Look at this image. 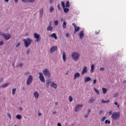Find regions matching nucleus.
Here are the masks:
<instances>
[{
	"mask_svg": "<svg viewBox=\"0 0 126 126\" xmlns=\"http://www.w3.org/2000/svg\"><path fill=\"white\" fill-rule=\"evenodd\" d=\"M86 72H87V67L84 66L81 72L82 75H83V74L86 73Z\"/></svg>",
	"mask_w": 126,
	"mask_h": 126,
	"instance_id": "9b49d317",
	"label": "nucleus"
},
{
	"mask_svg": "<svg viewBox=\"0 0 126 126\" xmlns=\"http://www.w3.org/2000/svg\"><path fill=\"white\" fill-rule=\"evenodd\" d=\"M70 4H69V1L67 0L66 2V7H69Z\"/></svg>",
	"mask_w": 126,
	"mask_h": 126,
	"instance_id": "c756f323",
	"label": "nucleus"
},
{
	"mask_svg": "<svg viewBox=\"0 0 126 126\" xmlns=\"http://www.w3.org/2000/svg\"><path fill=\"white\" fill-rule=\"evenodd\" d=\"M43 9H41V10H40V14H42V13H43Z\"/></svg>",
	"mask_w": 126,
	"mask_h": 126,
	"instance_id": "864d4df0",
	"label": "nucleus"
},
{
	"mask_svg": "<svg viewBox=\"0 0 126 126\" xmlns=\"http://www.w3.org/2000/svg\"><path fill=\"white\" fill-rule=\"evenodd\" d=\"M77 77H80V73L78 72L74 74L73 78L74 80H75Z\"/></svg>",
	"mask_w": 126,
	"mask_h": 126,
	"instance_id": "f8f14e48",
	"label": "nucleus"
},
{
	"mask_svg": "<svg viewBox=\"0 0 126 126\" xmlns=\"http://www.w3.org/2000/svg\"><path fill=\"white\" fill-rule=\"evenodd\" d=\"M103 112H104V111L101 110H100L99 112V115H102V114H103Z\"/></svg>",
	"mask_w": 126,
	"mask_h": 126,
	"instance_id": "a18cd8bd",
	"label": "nucleus"
},
{
	"mask_svg": "<svg viewBox=\"0 0 126 126\" xmlns=\"http://www.w3.org/2000/svg\"><path fill=\"white\" fill-rule=\"evenodd\" d=\"M114 104H115V105H116V106H117V108H120V105H119V104H118V102H115L114 103Z\"/></svg>",
	"mask_w": 126,
	"mask_h": 126,
	"instance_id": "a19ab883",
	"label": "nucleus"
},
{
	"mask_svg": "<svg viewBox=\"0 0 126 126\" xmlns=\"http://www.w3.org/2000/svg\"><path fill=\"white\" fill-rule=\"evenodd\" d=\"M97 82V80L94 79L93 81L94 84H96V83Z\"/></svg>",
	"mask_w": 126,
	"mask_h": 126,
	"instance_id": "8fccbe9b",
	"label": "nucleus"
},
{
	"mask_svg": "<svg viewBox=\"0 0 126 126\" xmlns=\"http://www.w3.org/2000/svg\"><path fill=\"white\" fill-rule=\"evenodd\" d=\"M32 82H33V76H32V75H30L27 80V86H29V85H31L32 84Z\"/></svg>",
	"mask_w": 126,
	"mask_h": 126,
	"instance_id": "7ed1b4c3",
	"label": "nucleus"
},
{
	"mask_svg": "<svg viewBox=\"0 0 126 126\" xmlns=\"http://www.w3.org/2000/svg\"><path fill=\"white\" fill-rule=\"evenodd\" d=\"M55 25H59V21L56 20L55 21Z\"/></svg>",
	"mask_w": 126,
	"mask_h": 126,
	"instance_id": "79ce46f5",
	"label": "nucleus"
},
{
	"mask_svg": "<svg viewBox=\"0 0 126 126\" xmlns=\"http://www.w3.org/2000/svg\"><path fill=\"white\" fill-rule=\"evenodd\" d=\"M7 115L8 116L9 119H11V115L10 114L8 113Z\"/></svg>",
	"mask_w": 126,
	"mask_h": 126,
	"instance_id": "3c124183",
	"label": "nucleus"
},
{
	"mask_svg": "<svg viewBox=\"0 0 126 126\" xmlns=\"http://www.w3.org/2000/svg\"><path fill=\"white\" fill-rule=\"evenodd\" d=\"M102 92L103 93V94H106V93H107V89L105 88H103L102 89Z\"/></svg>",
	"mask_w": 126,
	"mask_h": 126,
	"instance_id": "bb28decb",
	"label": "nucleus"
},
{
	"mask_svg": "<svg viewBox=\"0 0 126 126\" xmlns=\"http://www.w3.org/2000/svg\"><path fill=\"white\" fill-rule=\"evenodd\" d=\"M39 79L40 80L41 82H45L46 81L45 80V78L44 77V76H43V73L42 72H39Z\"/></svg>",
	"mask_w": 126,
	"mask_h": 126,
	"instance_id": "6e6552de",
	"label": "nucleus"
},
{
	"mask_svg": "<svg viewBox=\"0 0 126 126\" xmlns=\"http://www.w3.org/2000/svg\"><path fill=\"white\" fill-rule=\"evenodd\" d=\"M53 29V28L51 26H49L47 28V31H52Z\"/></svg>",
	"mask_w": 126,
	"mask_h": 126,
	"instance_id": "393cba45",
	"label": "nucleus"
},
{
	"mask_svg": "<svg viewBox=\"0 0 126 126\" xmlns=\"http://www.w3.org/2000/svg\"><path fill=\"white\" fill-rule=\"evenodd\" d=\"M101 102L103 104H109L110 103V100H104V99H102Z\"/></svg>",
	"mask_w": 126,
	"mask_h": 126,
	"instance_id": "aec40b11",
	"label": "nucleus"
},
{
	"mask_svg": "<svg viewBox=\"0 0 126 126\" xmlns=\"http://www.w3.org/2000/svg\"><path fill=\"white\" fill-rule=\"evenodd\" d=\"M62 26L63 29H65V28H66V22L64 21Z\"/></svg>",
	"mask_w": 126,
	"mask_h": 126,
	"instance_id": "b1692460",
	"label": "nucleus"
},
{
	"mask_svg": "<svg viewBox=\"0 0 126 126\" xmlns=\"http://www.w3.org/2000/svg\"><path fill=\"white\" fill-rule=\"evenodd\" d=\"M38 116H42V113H38Z\"/></svg>",
	"mask_w": 126,
	"mask_h": 126,
	"instance_id": "774afa93",
	"label": "nucleus"
},
{
	"mask_svg": "<svg viewBox=\"0 0 126 126\" xmlns=\"http://www.w3.org/2000/svg\"><path fill=\"white\" fill-rule=\"evenodd\" d=\"M23 66V63H19V64L18 65V66L19 67H22V66Z\"/></svg>",
	"mask_w": 126,
	"mask_h": 126,
	"instance_id": "de8ad7c7",
	"label": "nucleus"
},
{
	"mask_svg": "<svg viewBox=\"0 0 126 126\" xmlns=\"http://www.w3.org/2000/svg\"><path fill=\"white\" fill-rule=\"evenodd\" d=\"M50 37H51V38H54L56 40L58 39V36H57V34L55 33H53L50 35Z\"/></svg>",
	"mask_w": 126,
	"mask_h": 126,
	"instance_id": "ddd939ff",
	"label": "nucleus"
},
{
	"mask_svg": "<svg viewBox=\"0 0 126 126\" xmlns=\"http://www.w3.org/2000/svg\"><path fill=\"white\" fill-rule=\"evenodd\" d=\"M25 74H30V72H26Z\"/></svg>",
	"mask_w": 126,
	"mask_h": 126,
	"instance_id": "680f3d73",
	"label": "nucleus"
},
{
	"mask_svg": "<svg viewBox=\"0 0 126 126\" xmlns=\"http://www.w3.org/2000/svg\"><path fill=\"white\" fill-rule=\"evenodd\" d=\"M91 112V110L89 109L88 111V115H89V113H90Z\"/></svg>",
	"mask_w": 126,
	"mask_h": 126,
	"instance_id": "13d9d810",
	"label": "nucleus"
},
{
	"mask_svg": "<svg viewBox=\"0 0 126 126\" xmlns=\"http://www.w3.org/2000/svg\"><path fill=\"white\" fill-rule=\"evenodd\" d=\"M2 36L4 38L5 40H9L10 39L11 36L9 33H3L1 34Z\"/></svg>",
	"mask_w": 126,
	"mask_h": 126,
	"instance_id": "423d86ee",
	"label": "nucleus"
},
{
	"mask_svg": "<svg viewBox=\"0 0 126 126\" xmlns=\"http://www.w3.org/2000/svg\"><path fill=\"white\" fill-rule=\"evenodd\" d=\"M80 29V28L79 27H76L74 28V33H76V32H78Z\"/></svg>",
	"mask_w": 126,
	"mask_h": 126,
	"instance_id": "4be33fe9",
	"label": "nucleus"
},
{
	"mask_svg": "<svg viewBox=\"0 0 126 126\" xmlns=\"http://www.w3.org/2000/svg\"><path fill=\"white\" fill-rule=\"evenodd\" d=\"M23 2H25V3H27L29 2V0H21Z\"/></svg>",
	"mask_w": 126,
	"mask_h": 126,
	"instance_id": "4c0bfd02",
	"label": "nucleus"
},
{
	"mask_svg": "<svg viewBox=\"0 0 126 126\" xmlns=\"http://www.w3.org/2000/svg\"><path fill=\"white\" fill-rule=\"evenodd\" d=\"M8 85H9V83H6L4 85H1L0 86V88H5L7 87V86H8Z\"/></svg>",
	"mask_w": 126,
	"mask_h": 126,
	"instance_id": "dca6fc26",
	"label": "nucleus"
},
{
	"mask_svg": "<svg viewBox=\"0 0 126 126\" xmlns=\"http://www.w3.org/2000/svg\"><path fill=\"white\" fill-rule=\"evenodd\" d=\"M4 44V42L3 41H0V46H2Z\"/></svg>",
	"mask_w": 126,
	"mask_h": 126,
	"instance_id": "49530a36",
	"label": "nucleus"
},
{
	"mask_svg": "<svg viewBox=\"0 0 126 126\" xmlns=\"http://www.w3.org/2000/svg\"><path fill=\"white\" fill-rule=\"evenodd\" d=\"M34 37L35 39H36V40H35V42H40L41 41V37L40 36V34H38L37 33H34Z\"/></svg>",
	"mask_w": 126,
	"mask_h": 126,
	"instance_id": "0eeeda50",
	"label": "nucleus"
},
{
	"mask_svg": "<svg viewBox=\"0 0 126 126\" xmlns=\"http://www.w3.org/2000/svg\"><path fill=\"white\" fill-rule=\"evenodd\" d=\"M57 49H58V47L56 46L52 47L51 48H50V54H53V53H54L55 51H56Z\"/></svg>",
	"mask_w": 126,
	"mask_h": 126,
	"instance_id": "1a4fd4ad",
	"label": "nucleus"
},
{
	"mask_svg": "<svg viewBox=\"0 0 126 126\" xmlns=\"http://www.w3.org/2000/svg\"><path fill=\"white\" fill-rule=\"evenodd\" d=\"M20 42H19L18 44L16 45V47L18 48V47L20 46Z\"/></svg>",
	"mask_w": 126,
	"mask_h": 126,
	"instance_id": "c03bdc74",
	"label": "nucleus"
},
{
	"mask_svg": "<svg viewBox=\"0 0 126 126\" xmlns=\"http://www.w3.org/2000/svg\"><path fill=\"white\" fill-rule=\"evenodd\" d=\"M80 56V54L77 52H73L72 54V57L73 58V60L74 61H77L78 59H79V57Z\"/></svg>",
	"mask_w": 126,
	"mask_h": 126,
	"instance_id": "20e7f679",
	"label": "nucleus"
},
{
	"mask_svg": "<svg viewBox=\"0 0 126 126\" xmlns=\"http://www.w3.org/2000/svg\"><path fill=\"white\" fill-rule=\"evenodd\" d=\"M79 36L80 37V39H82V38H83V36H84V32L83 31H81Z\"/></svg>",
	"mask_w": 126,
	"mask_h": 126,
	"instance_id": "4468645a",
	"label": "nucleus"
},
{
	"mask_svg": "<svg viewBox=\"0 0 126 126\" xmlns=\"http://www.w3.org/2000/svg\"><path fill=\"white\" fill-rule=\"evenodd\" d=\"M43 72L45 76H47L48 78H49V77H51V73H50V71H49V69H48L47 68H45L43 70Z\"/></svg>",
	"mask_w": 126,
	"mask_h": 126,
	"instance_id": "39448f33",
	"label": "nucleus"
},
{
	"mask_svg": "<svg viewBox=\"0 0 126 126\" xmlns=\"http://www.w3.org/2000/svg\"><path fill=\"white\" fill-rule=\"evenodd\" d=\"M16 119H17V120H21V115L18 114L16 116Z\"/></svg>",
	"mask_w": 126,
	"mask_h": 126,
	"instance_id": "c85d7f7f",
	"label": "nucleus"
},
{
	"mask_svg": "<svg viewBox=\"0 0 126 126\" xmlns=\"http://www.w3.org/2000/svg\"><path fill=\"white\" fill-rule=\"evenodd\" d=\"M15 92H16V89H13L12 93V95H14V94H15Z\"/></svg>",
	"mask_w": 126,
	"mask_h": 126,
	"instance_id": "473e14b6",
	"label": "nucleus"
},
{
	"mask_svg": "<svg viewBox=\"0 0 126 126\" xmlns=\"http://www.w3.org/2000/svg\"><path fill=\"white\" fill-rule=\"evenodd\" d=\"M107 117L106 116H104L101 118V122H104V121H105Z\"/></svg>",
	"mask_w": 126,
	"mask_h": 126,
	"instance_id": "f704fd0d",
	"label": "nucleus"
},
{
	"mask_svg": "<svg viewBox=\"0 0 126 126\" xmlns=\"http://www.w3.org/2000/svg\"><path fill=\"white\" fill-rule=\"evenodd\" d=\"M112 111H109V112H108V115H109V116H111V115H112Z\"/></svg>",
	"mask_w": 126,
	"mask_h": 126,
	"instance_id": "6e6d98bb",
	"label": "nucleus"
},
{
	"mask_svg": "<svg viewBox=\"0 0 126 126\" xmlns=\"http://www.w3.org/2000/svg\"><path fill=\"white\" fill-rule=\"evenodd\" d=\"M89 81H91V78L87 77L86 78H84V82H85V83H87V82Z\"/></svg>",
	"mask_w": 126,
	"mask_h": 126,
	"instance_id": "2eb2a0df",
	"label": "nucleus"
},
{
	"mask_svg": "<svg viewBox=\"0 0 126 126\" xmlns=\"http://www.w3.org/2000/svg\"><path fill=\"white\" fill-rule=\"evenodd\" d=\"M51 87H53V88H54V89H57V84H55V83H54V82H52L51 85Z\"/></svg>",
	"mask_w": 126,
	"mask_h": 126,
	"instance_id": "a211bd4d",
	"label": "nucleus"
},
{
	"mask_svg": "<svg viewBox=\"0 0 126 126\" xmlns=\"http://www.w3.org/2000/svg\"><path fill=\"white\" fill-rule=\"evenodd\" d=\"M105 125H107V124L108 125H110V124H111V121H110V120H106L105 121Z\"/></svg>",
	"mask_w": 126,
	"mask_h": 126,
	"instance_id": "7c9ffc66",
	"label": "nucleus"
},
{
	"mask_svg": "<svg viewBox=\"0 0 126 126\" xmlns=\"http://www.w3.org/2000/svg\"><path fill=\"white\" fill-rule=\"evenodd\" d=\"M54 7H50L49 10H50V12H53V11H54Z\"/></svg>",
	"mask_w": 126,
	"mask_h": 126,
	"instance_id": "e433bc0d",
	"label": "nucleus"
},
{
	"mask_svg": "<svg viewBox=\"0 0 126 126\" xmlns=\"http://www.w3.org/2000/svg\"><path fill=\"white\" fill-rule=\"evenodd\" d=\"M19 109L20 110V111H22V110H23V109L21 107H19Z\"/></svg>",
	"mask_w": 126,
	"mask_h": 126,
	"instance_id": "0e129e2a",
	"label": "nucleus"
},
{
	"mask_svg": "<svg viewBox=\"0 0 126 126\" xmlns=\"http://www.w3.org/2000/svg\"><path fill=\"white\" fill-rule=\"evenodd\" d=\"M73 100V98H72V96H69V102H72Z\"/></svg>",
	"mask_w": 126,
	"mask_h": 126,
	"instance_id": "72a5a7b5",
	"label": "nucleus"
},
{
	"mask_svg": "<svg viewBox=\"0 0 126 126\" xmlns=\"http://www.w3.org/2000/svg\"><path fill=\"white\" fill-rule=\"evenodd\" d=\"M95 101V99L92 98L89 101V103L90 104L91 103H93V102Z\"/></svg>",
	"mask_w": 126,
	"mask_h": 126,
	"instance_id": "2f4dec72",
	"label": "nucleus"
},
{
	"mask_svg": "<svg viewBox=\"0 0 126 126\" xmlns=\"http://www.w3.org/2000/svg\"><path fill=\"white\" fill-rule=\"evenodd\" d=\"M33 94H34V97L37 98H38L39 97V93L37 92H35L34 93H33Z\"/></svg>",
	"mask_w": 126,
	"mask_h": 126,
	"instance_id": "412c9836",
	"label": "nucleus"
},
{
	"mask_svg": "<svg viewBox=\"0 0 126 126\" xmlns=\"http://www.w3.org/2000/svg\"><path fill=\"white\" fill-rule=\"evenodd\" d=\"M50 3H53V0H49Z\"/></svg>",
	"mask_w": 126,
	"mask_h": 126,
	"instance_id": "e2e57ef3",
	"label": "nucleus"
},
{
	"mask_svg": "<svg viewBox=\"0 0 126 126\" xmlns=\"http://www.w3.org/2000/svg\"><path fill=\"white\" fill-rule=\"evenodd\" d=\"M63 8V11L65 13H67V12H68V11H69V9H68V8Z\"/></svg>",
	"mask_w": 126,
	"mask_h": 126,
	"instance_id": "a878e982",
	"label": "nucleus"
},
{
	"mask_svg": "<svg viewBox=\"0 0 126 126\" xmlns=\"http://www.w3.org/2000/svg\"><path fill=\"white\" fill-rule=\"evenodd\" d=\"M2 81H3V78H1L0 79V82H2Z\"/></svg>",
	"mask_w": 126,
	"mask_h": 126,
	"instance_id": "4d7b16f0",
	"label": "nucleus"
},
{
	"mask_svg": "<svg viewBox=\"0 0 126 126\" xmlns=\"http://www.w3.org/2000/svg\"><path fill=\"white\" fill-rule=\"evenodd\" d=\"M94 90L95 91V93L97 94V95H99V94H100V92H99V91L97 90V89L94 88Z\"/></svg>",
	"mask_w": 126,
	"mask_h": 126,
	"instance_id": "cd10ccee",
	"label": "nucleus"
},
{
	"mask_svg": "<svg viewBox=\"0 0 126 126\" xmlns=\"http://www.w3.org/2000/svg\"><path fill=\"white\" fill-rule=\"evenodd\" d=\"M94 72V64H92L91 67V73H93Z\"/></svg>",
	"mask_w": 126,
	"mask_h": 126,
	"instance_id": "5701e85b",
	"label": "nucleus"
},
{
	"mask_svg": "<svg viewBox=\"0 0 126 126\" xmlns=\"http://www.w3.org/2000/svg\"><path fill=\"white\" fill-rule=\"evenodd\" d=\"M63 62H65V61H66V56L65 55V52H63Z\"/></svg>",
	"mask_w": 126,
	"mask_h": 126,
	"instance_id": "6ab92c4d",
	"label": "nucleus"
},
{
	"mask_svg": "<svg viewBox=\"0 0 126 126\" xmlns=\"http://www.w3.org/2000/svg\"><path fill=\"white\" fill-rule=\"evenodd\" d=\"M58 8L59 9V10H61V7H60V4L58 5Z\"/></svg>",
	"mask_w": 126,
	"mask_h": 126,
	"instance_id": "bf43d9fd",
	"label": "nucleus"
},
{
	"mask_svg": "<svg viewBox=\"0 0 126 126\" xmlns=\"http://www.w3.org/2000/svg\"><path fill=\"white\" fill-rule=\"evenodd\" d=\"M23 42L25 44V47H26V48H28V47L31 45L32 42H33V40L30 38H27V39H24Z\"/></svg>",
	"mask_w": 126,
	"mask_h": 126,
	"instance_id": "f257e3e1",
	"label": "nucleus"
},
{
	"mask_svg": "<svg viewBox=\"0 0 126 126\" xmlns=\"http://www.w3.org/2000/svg\"><path fill=\"white\" fill-rule=\"evenodd\" d=\"M58 102H55V105H56V106H57V105H58Z\"/></svg>",
	"mask_w": 126,
	"mask_h": 126,
	"instance_id": "338daca9",
	"label": "nucleus"
},
{
	"mask_svg": "<svg viewBox=\"0 0 126 126\" xmlns=\"http://www.w3.org/2000/svg\"><path fill=\"white\" fill-rule=\"evenodd\" d=\"M121 116L120 112H114L111 116L112 119L116 121V120H119Z\"/></svg>",
	"mask_w": 126,
	"mask_h": 126,
	"instance_id": "f03ea898",
	"label": "nucleus"
},
{
	"mask_svg": "<svg viewBox=\"0 0 126 126\" xmlns=\"http://www.w3.org/2000/svg\"><path fill=\"white\" fill-rule=\"evenodd\" d=\"M118 93L114 94V97H118Z\"/></svg>",
	"mask_w": 126,
	"mask_h": 126,
	"instance_id": "603ef678",
	"label": "nucleus"
},
{
	"mask_svg": "<svg viewBox=\"0 0 126 126\" xmlns=\"http://www.w3.org/2000/svg\"><path fill=\"white\" fill-rule=\"evenodd\" d=\"M61 3H62V5L63 8H64V7H65V5L64 4V2H63V1H62L61 2Z\"/></svg>",
	"mask_w": 126,
	"mask_h": 126,
	"instance_id": "c9c22d12",
	"label": "nucleus"
},
{
	"mask_svg": "<svg viewBox=\"0 0 126 126\" xmlns=\"http://www.w3.org/2000/svg\"><path fill=\"white\" fill-rule=\"evenodd\" d=\"M83 105L82 104H78L76 106L75 108V112H78L80 109L82 107Z\"/></svg>",
	"mask_w": 126,
	"mask_h": 126,
	"instance_id": "9d476101",
	"label": "nucleus"
},
{
	"mask_svg": "<svg viewBox=\"0 0 126 126\" xmlns=\"http://www.w3.org/2000/svg\"><path fill=\"white\" fill-rule=\"evenodd\" d=\"M72 26L74 27V28H75V27H77V26H76V24L74 23H73L72 24Z\"/></svg>",
	"mask_w": 126,
	"mask_h": 126,
	"instance_id": "09e8293b",
	"label": "nucleus"
},
{
	"mask_svg": "<svg viewBox=\"0 0 126 126\" xmlns=\"http://www.w3.org/2000/svg\"><path fill=\"white\" fill-rule=\"evenodd\" d=\"M66 37H67V38L69 37V33H67L66 34Z\"/></svg>",
	"mask_w": 126,
	"mask_h": 126,
	"instance_id": "5fc2aeb1",
	"label": "nucleus"
},
{
	"mask_svg": "<svg viewBox=\"0 0 126 126\" xmlns=\"http://www.w3.org/2000/svg\"><path fill=\"white\" fill-rule=\"evenodd\" d=\"M30 53V49H28L27 51H26V55H29V53Z\"/></svg>",
	"mask_w": 126,
	"mask_h": 126,
	"instance_id": "ea45409f",
	"label": "nucleus"
},
{
	"mask_svg": "<svg viewBox=\"0 0 126 126\" xmlns=\"http://www.w3.org/2000/svg\"><path fill=\"white\" fill-rule=\"evenodd\" d=\"M53 114L54 115L57 114V111H54V112H53Z\"/></svg>",
	"mask_w": 126,
	"mask_h": 126,
	"instance_id": "69168bd1",
	"label": "nucleus"
},
{
	"mask_svg": "<svg viewBox=\"0 0 126 126\" xmlns=\"http://www.w3.org/2000/svg\"><path fill=\"white\" fill-rule=\"evenodd\" d=\"M50 82H51V79H48V80H46V86L47 88H49Z\"/></svg>",
	"mask_w": 126,
	"mask_h": 126,
	"instance_id": "f3484780",
	"label": "nucleus"
},
{
	"mask_svg": "<svg viewBox=\"0 0 126 126\" xmlns=\"http://www.w3.org/2000/svg\"><path fill=\"white\" fill-rule=\"evenodd\" d=\"M99 70L100 71H104V70H105V67H100V69H99Z\"/></svg>",
	"mask_w": 126,
	"mask_h": 126,
	"instance_id": "37998d69",
	"label": "nucleus"
},
{
	"mask_svg": "<svg viewBox=\"0 0 126 126\" xmlns=\"http://www.w3.org/2000/svg\"><path fill=\"white\" fill-rule=\"evenodd\" d=\"M29 2H31V3H33L35 2V0H29Z\"/></svg>",
	"mask_w": 126,
	"mask_h": 126,
	"instance_id": "58836bf2",
	"label": "nucleus"
},
{
	"mask_svg": "<svg viewBox=\"0 0 126 126\" xmlns=\"http://www.w3.org/2000/svg\"><path fill=\"white\" fill-rule=\"evenodd\" d=\"M58 126H62V124H61V123H58Z\"/></svg>",
	"mask_w": 126,
	"mask_h": 126,
	"instance_id": "052dcab7",
	"label": "nucleus"
}]
</instances>
